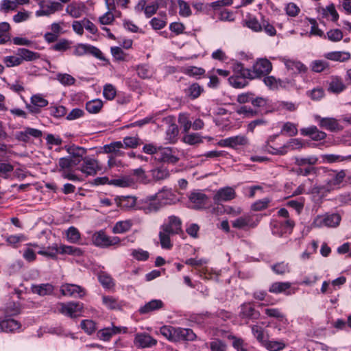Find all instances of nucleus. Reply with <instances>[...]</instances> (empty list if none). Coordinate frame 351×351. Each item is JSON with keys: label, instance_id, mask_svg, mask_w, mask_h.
I'll return each mask as SVG.
<instances>
[{"label": "nucleus", "instance_id": "obj_36", "mask_svg": "<svg viewBox=\"0 0 351 351\" xmlns=\"http://www.w3.org/2000/svg\"><path fill=\"white\" fill-rule=\"evenodd\" d=\"M171 235L173 234L171 232H168L167 231H165L164 230L160 229L158 236L162 248L169 250L172 247L173 245L170 239Z\"/></svg>", "mask_w": 351, "mask_h": 351}, {"label": "nucleus", "instance_id": "obj_47", "mask_svg": "<svg viewBox=\"0 0 351 351\" xmlns=\"http://www.w3.org/2000/svg\"><path fill=\"white\" fill-rule=\"evenodd\" d=\"M178 123L180 126L183 128V130L186 133L189 132L192 125V123L189 120L188 115L184 113L180 114L179 115Z\"/></svg>", "mask_w": 351, "mask_h": 351}, {"label": "nucleus", "instance_id": "obj_16", "mask_svg": "<svg viewBox=\"0 0 351 351\" xmlns=\"http://www.w3.org/2000/svg\"><path fill=\"white\" fill-rule=\"evenodd\" d=\"M315 119L319 123V125L324 129L332 132L342 130V127L339 125L338 121L335 118H322L319 115H315Z\"/></svg>", "mask_w": 351, "mask_h": 351}, {"label": "nucleus", "instance_id": "obj_32", "mask_svg": "<svg viewBox=\"0 0 351 351\" xmlns=\"http://www.w3.org/2000/svg\"><path fill=\"white\" fill-rule=\"evenodd\" d=\"M163 306V302L160 300H152L141 307L139 312L141 314L148 313L153 311L161 308Z\"/></svg>", "mask_w": 351, "mask_h": 351}, {"label": "nucleus", "instance_id": "obj_64", "mask_svg": "<svg viewBox=\"0 0 351 351\" xmlns=\"http://www.w3.org/2000/svg\"><path fill=\"white\" fill-rule=\"evenodd\" d=\"M211 351H226V344L219 339H215L210 342Z\"/></svg>", "mask_w": 351, "mask_h": 351}, {"label": "nucleus", "instance_id": "obj_10", "mask_svg": "<svg viewBox=\"0 0 351 351\" xmlns=\"http://www.w3.org/2000/svg\"><path fill=\"white\" fill-rule=\"evenodd\" d=\"M295 226V222L291 219L276 221L274 225L273 234L282 237L285 234H291Z\"/></svg>", "mask_w": 351, "mask_h": 351}, {"label": "nucleus", "instance_id": "obj_29", "mask_svg": "<svg viewBox=\"0 0 351 351\" xmlns=\"http://www.w3.org/2000/svg\"><path fill=\"white\" fill-rule=\"evenodd\" d=\"M291 286V284L289 282H276L271 285L269 288V291L276 294L285 293L288 295L289 293H287V291L290 289Z\"/></svg>", "mask_w": 351, "mask_h": 351}, {"label": "nucleus", "instance_id": "obj_13", "mask_svg": "<svg viewBox=\"0 0 351 351\" xmlns=\"http://www.w3.org/2000/svg\"><path fill=\"white\" fill-rule=\"evenodd\" d=\"M330 178L326 180L327 190H332L337 187L343 181L346 177V172L344 170L336 171L333 170L328 171Z\"/></svg>", "mask_w": 351, "mask_h": 351}, {"label": "nucleus", "instance_id": "obj_2", "mask_svg": "<svg viewBox=\"0 0 351 351\" xmlns=\"http://www.w3.org/2000/svg\"><path fill=\"white\" fill-rule=\"evenodd\" d=\"M157 201L154 195L147 196L138 201L137 208L143 210L145 214L156 213L161 207L160 202Z\"/></svg>", "mask_w": 351, "mask_h": 351}, {"label": "nucleus", "instance_id": "obj_37", "mask_svg": "<svg viewBox=\"0 0 351 351\" xmlns=\"http://www.w3.org/2000/svg\"><path fill=\"white\" fill-rule=\"evenodd\" d=\"M169 176V171L164 167H159L152 170V176L156 181L167 179Z\"/></svg>", "mask_w": 351, "mask_h": 351}, {"label": "nucleus", "instance_id": "obj_21", "mask_svg": "<svg viewBox=\"0 0 351 351\" xmlns=\"http://www.w3.org/2000/svg\"><path fill=\"white\" fill-rule=\"evenodd\" d=\"M136 184V180L131 176H124L118 178L111 179L110 185H114L118 187H133Z\"/></svg>", "mask_w": 351, "mask_h": 351}, {"label": "nucleus", "instance_id": "obj_11", "mask_svg": "<svg viewBox=\"0 0 351 351\" xmlns=\"http://www.w3.org/2000/svg\"><path fill=\"white\" fill-rule=\"evenodd\" d=\"M173 234H179L182 232V221L175 215H171L168 217L167 221L160 226V228Z\"/></svg>", "mask_w": 351, "mask_h": 351}, {"label": "nucleus", "instance_id": "obj_28", "mask_svg": "<svg viewBox=\"0 0 351 351\" xmlns=\"http://www.w3.org/2000/svg\"><path fill=\"white\" fill-rule=\"evenodd\" d=\"M123 147V144L121 141L112 143L109 145H106L104 147L106 153L111 154L114 156H121L124 152L121 149Z\"/></svg>", "mask_w": 351, "mask_h": 351}, {"label": "nucleus", "instance_id": "obj_44", "mask_svg": "<svg viewBox=\"0 0 351 351\" xmlns=\"http://www.w3.org/2000/svg\"><path fill=\"white\" fill-rule=\"evenodd\" d=\"M160 332L168 340L175 342L176 328L171 326H163L160 328Z\"/></svg>", "mask_w": 351, "mask_h": 351}, {"label": "nucleus", "instance_id": "obj_1", "mask_svg": "<svg viewBox=\"0 0 351 351\" xmlns=\"http://www.w3.org/2000/svg\"><path fill=\"white\" fill-rule=\"evenodd\" d=\"M92 241L97 247L106 248L110 246L119 245L121 239L118 237H110L104 230H99L93 234Z\"/></svg>", "mask_w": 351, "mask_h": 351}, {"label": "nucleus", "instance_id": "obj_50", "mask_svg": "<svg viewBox=\"0 0 351 351\" xmlns=\"http://www.w3.org/2000/svg\"><path fill=\"white\" fill-rule=\"evenodd\" d=\"M268 350L271 351H279L285 348V343L281 341H267L263 343Z\"/></svg>", "mask_w": 351, "mask_h": 351}, {"label": "nucleus", "instance_id": "obj_63", "mask_svg": "<svg viewBox=\"0 0 351 351\" xmlns=\"http://www.w3.org/2000/svg\"><path fill=\"white\" fill-rule=\"evenodd\" d=\"M31 103L37 106L39 108L48 105V101L40 95H34L31 97Z\"/></svg>", "mask_w": 351, "mask_h": 351}, {"label": "nucleus", "instance_id": "obj_58", "mask_svg": "<svg viewBox=\"0 0 351 351\" xmlns=\"http://www.w3.org/2000/svg\"><path fill=\"white\" fill-rule=\"evenodd\" d=\"M67 239L71 243H77L80 237V234L75 227H70L66 233Z\"/></svg>", "mask_w": 351, "mask_h": 351}, {"label": "nucleus", "instance_id": "obj_59", "mask_svg": "<svg viewBox=\"0 0 351 351\" xmlns=\"http://www.w3.org/2000/svg\"><path fill=\"white\" fill-rule=\"evenodd\" d=\"M98 279L104 287L110 288L114 285L112 278L106 273H101L99 275Z\"/></svg>", "mask_w": 351, "mask_h": 351}, {"label": "nucleus", "instance_id": "obj_57", "mask_svg": "<svg viewBox=\"0 0 351 351\" xmlns=\"http://www.w3.org/2000/svg\"><path fill=\"white\" fill-rule=\"evenodd\" d=\"M23 261H21L20 260L15 261L13 263L8 265L7 269H6V272L9 275H12V274H15L17 271H19L23 267Z\"/></svg>", "mask_w": 351, "mask_h": 351}, {"label": "nucleus", "instance_id": "obj_43", "mask_svg": "<svg viewBox=\"0 0 351 351\" xmlns=\"http://www.w3.org/2000/svg\"><path fill=\"white\" fill-rule=\"evenodd\" d=\"M247 77H243L242 76L233 75L228 78L230 84L236 88H242L247 85L246 81Z\"/></svg>", "mask_w": 351, "mask_h": 351}, {"label": "nucleus", "instance_id": "obj_15", "mask_svg": "<svg viewBox=\"0 0 351 351\" xmlns=\"http://www.w3.org/2000/svg\"><path fill=\"white\" fill-rule=\"evenodd\" d=\"M258 221H253L249 215L242 216L232 221V226L237 229L248 230L257 226Z\"/></svg>", "mask_w": 351, "mask_h": 351}, {"label": "nucleus", "instance_id": "obj_34", "mask_svg": "<svg viewBox=\"0 0 351 351\" xmlns=\"http://www.w3.org/2000/svg\"><path fill=\"white\" fill-rule=\"evenodd\" d=\"M133 225L131 219L119 221L112 228V232L114 234H123L129 231Z\"/></svg>", "mask_w": 351, "mask_h": 351}, {"label": "nucleus", "instance_id": "obj_26", "mask_svg": "<svg viewBox=\"0 0 351 351\" xmlns=\"http://www.w3.org/2000/svg\"><path fill=\"white\" fill-rule=\"evenodd\" d=\"M32 291L40 296L50 295L53 293L54 287L51 284L45 283L40 285H33L31 287Z\"/></svg>", "mask_w": 351, "mask_h": 351}, {"label": "nucleus", "instance_id": "obj_55", "mask_svg": "<svg viewBox=\"0 0 351 351\" xmlns=\"http://www.w3.org/2000/svg\"><path fill=\"white\" fill-rule=\"evenodd\" d=\"M17 8L14 0H3L0 5V10L4 12H8L10 10H15Z\"/></svg>", "mask_w": 351, "mask_h": 351}, {"label": "nucleus", "instance_id": "obj_12", "mask_svg": "<svg viewBox=\"0 0 351 351\" xmlns=\"http://www.w3.org/2000/svg\"><path fill=\"white\" fill-rule=\"evenodd\" d=\"M236 193L234 188L226 186L219 189L213 197L215 204H219L221 202H228L234 199Z\"/></svg>", "mask_w": 351, "mask_h": 351}, {"label": "nucleus", "instance_id": "obj_25", "mask_svg": "<svg viewBox=\"0 0 351 351\" xmlns=\"http://www.w3.org/2000/svg\"><path fill=\"white\" fill-rule=\"evenodd\" d=\"M240 315L243 318L256 319L260 313L250 304H243L241 306Z\"/></svg>", "mask_w": 351, "mask_h": 351}, {"label": "nucleus", "instance_id": "obj_33", "mask_svg": "<svg viewBox=\"0 0 351 351\" xmlns=\"http://www.w3.org/2000/svg\"><path fill=\"white\" fill-rule=\"evenodd\" d=\"M16 55L21 58V63L23 61H33L40 58L38 53L32 51L27 49L19 48L17 50Z\"/></svg>", "mask_w": 351, "mask_h": 351}, {"label": "nucleus", "instance_id": "obj_52", "mask_svg": "<svg viewBox=\"0 0 351 351\" xmlns=\"http://www.w3.org/2000/svg\"><path fill=\"white\" fill-rule=\"evenodd\" d=\"M270 199L268 197L255 202L251 206L252 209L254 211H259L264 210L268 207L270 202Z\"/></svg>", "mask_w": 351, "mask_h": 351}, {"label": "nucleus", "instance_id": "obj_18", "mask_svg": "<svg viewBox=\"0 0 351 351\" xmlns=\"http://www.w3.org/2000/svg\"><path fill=\"white\" fill-rule=\"evenodd\" d=\"M134 343L138 348H145L155 346L157 341L146 333H138L136 335Z\"/></svg>", "mask_w": 351, "mask_h": 351}, {"label": "nucleus", "instance_id": "obj_54", "mask_svg": "<svg viewBox=\"0 0 351 351\" xmlns=\"http://www.w3.org/2000/svg\"><path fill=\"white\" fill-rule=\"evenodd\" d=\"M271 269L276 274L279 275H283L289 272L288 264L284 262L276 263L272 265Z\"/></svg>", "mask_w": 351, "mask_h": 351}, {"label": "nucleus", "instance_id": "obj_17", "mask_svg": "<svg viewBox=\"0 0 351 351\" xmlns=\"http://www.w3.org/2000/svg\"><path fill=\"white\" fill-rule=\"evenodd\" d=\"M160 205L162 204H171L177 201V197L171 189L162 188L157 193L154 195Z\"/></svg>", "mask_w": 351, "mask_h": 351}, {"label": "nucleus", "instance_id": "obj_53", "mask_svg": "<svg viewBox=\"0 0 351 351\" xmlns=\"http://www.w3.org/2000/svg\"><path fill=\"white\" fill-rule=\"evenodd\" d=\"M323 14L326 16H331V20L332 21H336L339 19V14L333 3L328 5L324 9Z\"/></svg>", "mask_w": 351, "mask_h": 351}, {"label": "nucleus", "instance_id": "obj_8", "mask_svg": "<svg viewBox=\"0 0 351 351\" xmlns=\"http://www.w3.org/2000/svg\"><path fill=\"white\" fill-rule=\"evenodd\" d=\"M59 311L70 317L79 316L83 308L82 304L80 302L60 303Z\"/></svg>", "mask_w": 351, "mask_h": 351}, {"label": "nucleus", "instance_id": "obj_38", "mask_svg": "<svg viewBox=\"0 0 351 351\" xmlns=\"http://www.w3.org/2000/svg\"><path fill=\"white\" fill-rule=\"evenodd\" d=\"M232 69L235 75L242 76L252 80L251 69H245L241 63L236 62L232 65Z\"/></svg>", "mask_w": 351, "mask_h": 351}, {"label": "nucleus", "instance_id": "obj_7", "mask_svg": "<svg viewBox=\"0 0 351 351\" xmlns=\"http://www.w3.org/2000/svg\"><path fill=\"white\" fill-rule=\"evenodd\" d=\"M115 203L117 206L123 210H138L137 198L132 195L117 196L114 198Z\"/></svg>", "mask_w": 351, "mask_h": 351}, {"label": "nucleus", "instance_id": "obj_22", "mask_svg": "<svg viewBox=\"0 0 351 351\" xmlns=\"http://www.w3.org/2000/svg\"><path fill=\"white\" fill-rule=\"evenodd\" d=\"M301 134L304 136H310L313 141H320L326 138V134L324 132L318 130L316 126H311L300 130Z\"/></svg>", "mask_w": 351, "mask_h": 351}, {"label": "nucleus", "instance_id": "obj_19", "mask_svg": "<svg viewBox=\"0 0 351 351\" xmlns=\"http://www.w3.org/2000/svg\"><path fill=\"white\" fill-rule=\"evenodd\" d=\"M208 199L206 194L199 191L193 192L189 196L190 202L193 204V208L195 209L204 208L207 204Z\"/></svg>", "mask_w": 351, "mask_h": 351}, {"label": "nucleus", "instance_id": "obj_48", "mask_svg": "<svg viewBox=\"0 0 351 351\" xmlns=\"http://www.w3.org/2000/svg\"><path fill=\"white\" fill-rule=\"evenodd\" d=\"M236 112L239 114H243L245 118H252L258 113L256 110L245 106L237 108Z\"/></svg>", "mask_w": 351, "mask_h": 351}, {"label": "nucleus", "instance_id": "obj_14", "mask_svg": "<svg viewBox=\"0 0 351 351\" xmlns=\"http://www.w3.org/2000/svg\"><path fill=\"white\" fill-rule=\"evenodd\" d=\"M156 158L160 162L169 164H176L179 160V158L175 155V151L170 147L158 148Z\"/></svg>", "mask_w": 351, "mask_h": 351}, {"label": "nucleus", "instance_id": "obj_61", "mask_svg": "<svg viewBox=\"0 0 351 351\" xmlns=\"http://www.w3.org/2000/svg\"><path fill=\"white\" fill-rule=\"evenodd\" d=\"M103 95L108 100L113 99L116 95V89L110 84H106L104 87Z\"/></svg>", "mask_w": 351, "mask_h": 351}, {"label": "nucleus", "instance_id": "obj_42", "mask_svg": "<svg viewBox=\"0 0 351 351\" xmlns=\"http://www.w3.org/2000/svg\"><path fill=\"white\" fill-rule=\"evenodd\" d=\"M295 164L298 166H304L306 165H315L317 163L318 158L315 156H309L307 157H295Z\"/></svg>", "mask_w": 351, "mask_h": 351}, {"label": "nucleus", "instance_id": "obj_46", "mask_svg": "<svg viewBox=\"0 0 351 351\" xmlns=\"http://www.w3.org/2000/svg\"><path fill=\"white\" fill-rule=\"evenodd\" d=\"M60 253L81 256L82 254V250L80 248L73 246L61 245L60 247Z\"/></svg>", "mask_w": 351, "mask_h": 351}, {"label": "nucleus", "instance_id": "obj_5", "mask_svg": "<svg viewBox=\"0 0 351 351\" xmlns=\"http://www.w3.org/2000/svg\"><path fill=\"white\" fill-rule=\"evenodd\" d=\"M82 162H83L82 164L77 167L76 169L86 176H95L101 169L97 160L94 158L85 156Z\"/></svg>", "mask_w": 351, "mask_h": 351}, {"label": "nucleus", "instance_id": "obj_24", "mask_svg": "<svg viewBox=\"0 0 351 351\" xmlns=\"http://www.w3.org/2000/svg\"><path fill=\"white\" fill-rule=\"evenodd\" d=\"M197 336L190 328H176L175 342L180 341H193Z\"/></svg>", "mask_w": 351, "mask_h": 351}, {"label": "nucleus", "instance_id": "obj_9", "mask_svg": "<svg viewBox=\"0 0 351 351\" xmlns=\"http://www.w3.org/2000/svg\"><path fill=\"white\" fill-rule=\"evenodd\" d=\"M60 292L65 296H69L72 298H82L86 295L85 289L75 284H64L60 287Z\"/></svg>", "mask_w": 351, "mask_h": 351}, {"label": "nucleus", "instance_id": "obj_41", "mask_svg": "<svg viewBox=\"0 0 351 351\" xmlns=\"http://www.w3.org/2000/svg\"><path fill=\"white\" fill-rule=\"evenodd\" d=\"M103 107V102L101 99H96L88 101L86 104V110L91 114L98 113Z\"/></svg>", "mask_w": 351, "mask_h": 351}, {"label": "nucleus", "instance_id": "obj_20", "mask_svg": "<svg viewBox=\"0 0 351 351\" xmlns=\"http://www.w3.org/2000/svg\"><path fill=\"white\" fill-rule=\"evenodd\" d=\"M282 61L287 70L291 71L293 74L305 73L307 71L306 66L300 61L286 58H283Z\"/></svg>", "mask_w": 351, "mask_h": 351}, {"label": "nucleus", "instance_id": "obj_30", "mask_svg": "<svg viewBox=\"0 0 351 351\" xmlns=\"http://www.w3.org/2000/svg\"><path fill=\"white\" fill-rule=\"evenodd\" d=\"M321 158L323 162L335 163L351 160V155L341 156L335 154H326L321 155Z\"/></svg>", "mask_w": 351, "mask_h": 351}, {"label": "nucleus", "instance_id": "obj_40", "mask_svg": "<svg viewBox=\"0 0 351 351\" xmlns=\"http://www.w3.org/2000/svg\"><path fill=\"white\" fill-rule=\"evenodd\" d=\"M10 25L8 23H0V45L5 44L10 40Z\"/></svg>", "mask_w": 351, "mask_h": 351}, {"label": "nucleus", "instance_id": "obj_45", "mask_svg": "<svg viewBox=\"0 0 351 351\" xmlns=\"http://www.w3.org/2000/svg\"><path fill=\"white\" fill-rule=\"evenodd\" d=\"M345 88L346 86L342 81L338 78H335L330 83L328 89L332 93H339L342 92Z\"/></svg>", "mask_w": 351, "mask_h": 351}, {"label": "nucleus", "instance_id": "obj_31", "mask_svg": "<svg viewBox=\"0 0 351 351\" xmlns=\"http://www.w3.org/2000/svg\"><path fill=\"white\" fill-rule=\"evenodd\" d=\"M84 8L83 4L73 2L67 5L66 12L73 18H79L82 15Z\"/></svg>", "mask_w": 351, "mask_h": 351}, {"label": "nucleus", "instance_id": "obj_51", "mask_svg": "<svg viewBox=\"0 0 351 351\" xmlns=\"http://www.w3.org/2000/svg\"><path fill=\"white\" fill-rule=\"evenodd\" d=\"M56 79L64 86H70L75 83V80L71 75L67 73H58Z\"/></svg>", "mask_w": 351, "mask_h": 351}, {"label": "nucleus", "instance_id": "obj_4", "mask_svg": "<svg viewBox=\"0 0 351 351\" xmlns=\"http://www.w3.org/2000/svg\"><path fill=\"white\" fill-rule=\"evenodd\" d=\"M272 70L271 62L266 58H261L253 65L251 70L252 80L269 74Z\"/></svg>", "mask_w": 351, "mask_h": 351}, {"label": "nucleus", "instance_id": "obj_56", "mask_svg": "<svg viewBox=\"0 0 351 351\" xmlns=\"http://www.w3.org/2000/svg\"><path fill=\"white\" fill-rule=\"evenodd\" d=\"M327 38L328 40L332 42L340 41L343 38V33L339 29H334L328 31L326 33Z\"/></svg>", "mask_w": 351, "mask_h": 351}, {"label": "nucleus", "instance_id": "obj_35", "mask_svg": "<svg viewBox=\"0 0 351 351\" xmlns=\"http://www.w3.org/2000/svg\"><path fill=\"white\" fill-rule=\"evenodd\" d=\"M324 56L330 60L345 62L350 58V53L345 51H332L327 53Z\"/></svg>", "mask_w": 351, "mask_h": 351}, {"label": "nucleus", "instance_id": "obj_23", "mask_svg": "<svg viewBox=\"0 0 351 351\" xmlns=\"http://www.w3.org/2000/svg\"><path fill=\"white\" fill-rule=\"evenodd\" d=\"M67 152L69 154V157L73 160H76V164L80 165L82 160L85 157L86 154V149L81 147L71 146L67 148Z\"/></svg>", "mask_w": 351, "mask_h": 351}, {"label": "nucleus", "instance_id": "obj_39", "mask_svg": "<svg viewBox=\"0 0 351 351\" xmlns=\"http://www.w3.org/2000/svg\"><path fill=\"white\" fill-rule=\"evenodd\" d=\"M76 160H72L69 156L66 157L60 158L59 159L58 165L60 167V171L71 169L74 167L77 168L78 165L76 164Z\"/></svg>", "mask_w": 351, "mask_h": 351}, {"label": "nucleus", "instance_id": "obj_6", "mask_svg": "<svg viewBox=\"0 0 351 351\" xmlns=\"http://www.w3.org/2000/svg\"><path fill=\"white\" fill-rule=\"evenodd\" d=\"M221 147L237 149L239 146H245L249 144V140L245 135H238L220 140L218 143Z\"/></svg>", "mask_w": 351, "mask_h": 351}, {"label": "nucleus", "instance_id": "obj_27", "mask_svg": "<svg viewBox=\"0 0 351 351\" xmlns=\"http://www.w3.org/2000/svg\"><path fill=\"white\" fill-rule=\"evenodd\" d=\"M21 328V324L14 319H7L0 322V330L3 332H14Z\"/></svg>", "mask_w": 351, "mask_h": 351}, {"label": "nucleus", "instance_id": "obj_49", "mask_svg": "<svg viewBox=\"0 0 351 351\" xmlns=\"http://www.w3.org/2000/svg\"><path fill=\"white\" fill-rule=\"evenodd\" d=\"M324 216L326 227H335L340 223L341 217L338 214H332Z\"/></svg>", "mask_w": 351, "mask_h": 351}, {"label": "nucleus", "instance_id": "obj_3", "mask_svg": "<svg viewBox=\"0 0 351 351\" xmlns=\"http://www.w3.org/2000/svg\"><path fill=\"white\" fill-rule=\"evenodd\" d=\"M40 10L36 12V16H49L56 11L62 9V5L57 1H51L50 0H41L38 3Z\"/></svg>", "mask_w": 351, "mask_h": 351}, {"label": "nucleus", "instance_id": "obj_62", "mask_svg": "<svg viewBox=\"0 0 351 351\" xmlns=\"http://www.w3.org/2000/svg\"><path fill=\"white\" fill-rule=\"evenodd\" d=\"M328 67V62L324 60H315L311 64L312 71L316 73H320Z\"/></svg>", "mask_w": 351, "mask_h": 351}, {"label": "nucleus", "instance_id": "obj_60", "mask_svg": "<svg viewBox=\"0 0 351 351\" xmlns=\"http://www.w3.org/2000/svg\"><path fill=\"white\" fill-rule=\"evenodd\" d=\"M246 26L254 32L262 31V23H259L257 19L250 18L245 21Z\"/></svg>", "mask_w": 351, "mask_h": 351}]
</instances>
